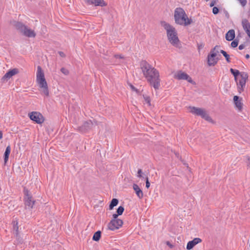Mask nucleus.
<instances>
[{
	"label": "nucleus",
	"instance_id": "nucleus-18",
	"mask_svg": "<svg viewBox=\"0 0 250 250\" xmlns=\"http://www.w3.org/2000/svg\"><path fill=\"white\" fill-rule=\"evenodd\" d=\"M133 188L135 191L137 197L139 199H142L144 196L143 191L139 188V187L136 184L133 185Z\"/></svg>",
	"mask_w": 250,
	"mask_h": 250
},
{
	"label": "nucleus",
	"instance_id": "nucleus-21",
	"mask_svg": "<svg viewBox=\"0 0 250 250\" xmlns=\"http://www.w3.org/2000/svg\"><path fill=\"white\" fill-rule=\"evenodd\" d=\"M10 152H11V147H10V146L9 145L6 147L5 152H4V162H5V163H6L8 160L9 156L10 153Z\"/></svg>",
	"mask_w": 250,
	"mask_h": 250
},
{
	"label": "nucleus",
	"instance_id": "nucleus-40",
	"mask_svg": "<svg viewBox=\"0 0 250 250\" xmlns=\"http://www.w3.org/2000/svg\"><path fill=\"white\" fill-rule=\"evenodd\" d=\"M248 168L250 170V161L247 164Z\"/></svg>",
	"mask_w": 250,
	"mask_h": 250
},
{
	"label": "nucleus",
	"instance_id": "nucleus-34",
	"mask_svg": "<svg viewBox=\"0 0 250 250\" xmlns=\"http://www.w3.org/2000/svg\"><path fill=\"white\" fill-rule=\"evenodd\" d=\"M146 187L147 188H149V187H150V183H149V182L148 181V178H146Z\"/></svg>",
	"mask_w": 250,
	"mask_h": 250
},
{
	"label": "nucleus",
	"instance_id": "nucleus-10",
	"mask_svg": "<svg viewBox=\"0 0 250 250\" xmlns=\"http://www.w3.org/2000/svg\"><path fill=\"white\" fill-rule=\"evenodd\" d=\"M23 193L24 195V201L25 205L30 208H33L35 201L32 199V195L29 191L26 188H24Z\"/></svg>",
	"mask_w": 250,
	"mask_h": 250
},
{
	"label": "nucleus",
	"instance_id": "nucleus-2",
	"mask_svg": "<svg viewBox=\"0 0 250 250\" xmlns=\"http://www.w3.org/2000/svg\"><path fill=\"white\" fill-rule=\"evenodd\" d=\"M36 81L41 94L48 97L49 91L48 83L45 78L44 73L40 66L37 67Z\"/></svg>",
	"mask_w": 250,
	"mask_h": 250
},
{
	"label": "nucleus",
	"instance_id": "nucleus-35",
	"mask_svg": "<svg viewBox=\"0 0 250 250\" xmlns=\"http://www.w3.org/2000/svg\"><path fill=\"white\" fill-rule=\"evenodd\" d=\"M166 244L167 246H168L170 248H172L173 247V246L169 242L167 241L166 242Z\"/></svg>",
	"mask_w": 250,
	"mask_h": 250
},
{
	"label": "nucleus",
	"instance_id": "nucleus-41",
	"mask_svg": "<svg viewBox=\"0 0 250 250\" xmlns=\"http://www.w3.org/2000/svg\"><path fill=\"white\" fill-rule=\"evenodd\" d=\"M246 59H249V58H250V55H249V54H247V55H246Z\"/></svg>",
	"mask_w": 250,
	"mask_h": 250
},
{
	"label": "nucleus",
	"instance_id": "nucleus-7",
	"mask_svg": "<svg viewBox=\"0 0 250 250\" xmlns=\"http://www.w3.org/2000/svg\"><path fill=\"white\" fill-rule=\"evenodd\" d=\"M248 80V73L245 72H242V74L235 80L236 83L237 90L239 93H241L244 91Z\"/></svg>",
	"mask_w": 250,
	"mask_h": 250
},
{
	"label": "nucleus",
	"instance_id": "nucleus-12",
	"mask_svg": "<svg viewBox=\"0 0 250 250\" xmlns=\"http://www.w3.org/2000/svg\"><path fill=\"white\" fill-rule=\"evenodd\" d=\"M174 78L178 80H186L189 83H192V80L187 73L181 71L178 72L174 75Z\"/></svg>",
	"mask_w": 250,
	"mask_h": 250
},
{
	"label": "nucleus",
	"instance_id": "nucleus-23",
	"mask_svg": "<svg viewBox=\"0 0 250 250\" xmlns=\"http://www.w3.org/2000/svg\"><path fill=\"white\" fill-rule=\"evenodd\" d=\"M230 71L234 76L235 80L242 74V72H240L238 70L233 69L232 68H230Z\"/></svg>",
	"mask_w": 250,
	"mask_h": 250
},
{
	"label": "nucleus",
	"instance_id": "nucleus-17",
	"mask_svg": "<svg viewBox=\"0 0 250 250\" xmlns=\"http://www.w3.org/2000/svg\"><path fill=\"white\" fill-rule=\"evenodd\" d=\"M92 123L89 121L84 123V124L79 127V130L82 132H86L88 129L92 128Z\"/></svg>",
	"mask_w": 250,
	"mask_h": 250
},
{
	"label": "nucleus",
	"instance_id": "nucleus-31",
	"mask_svg": "<svg viewBox=\"0 0 250 250\" xmlns=\"http://www.w3.org/2000/svg\"><path fill=\"white\" fill-rule=\"evenodd\" d=\"M212 12L215 15L218 14L219 12V9L217 7H214L212 9Z\"/></svg>",
	"mask_w": 250,
	"mask_h": 250
},
{
	"label": "nucleus",
	"instance_id": "nucleus-25",
	"mask_svg": "<svg viewBox=\"0 0 250 250\" xmlns=\"http://www.w3.org/2000/svg\"><path fill=\"white\" fill-rule=\"evenodd\" d=\"M101 236V232L100 231H97L96 232L93 236V240L96 241H98L100 240Z\"/></svg>",
	"mask_w": 250,
	"mask_h": 250
},
{
	"label": "nucleus",
	"instance_id": "nucleus-13",
	"mask_svg": "<svg viewBox=\"0 0 250 250\" xmlns=\"http://www.w3.org/2000/svg\"><path fill=\"white\" fill-rule=\"evenodd\" d=\"M19 71L17 68H14L9 70L2 77L1 80L3 82L7 81L9 80L12 76L18 74Z\"/></svg>",
	"mask_w": 250,
	"mask_h": 250
},
{
	"label": "nucleus",
	"instance_id": "nucleus-22",
	"mask_svg": "<svg viewBox=\"0 0 250 250\" xmlns=\"http://www.w3.org/2000/svg\"><path fill=\"white\" fill-rule=\"evenodd\" d=\"M124 210V208L123 206H120L117 210L116 213L113 214V218H117L118 216L122 215Z\"/></svg>",
	"mask_w": 250,
	"mask_h": 250
},
{
	"label": "nucleus",
	"instance_id": "nucleus-37",
	"mask_svg": "<svg viewBox=\"0 0 250 250\" xmlns=\"http://www.w3.org/2000/svg\"><path fill=\"white\" fill-rule=\"evenodd\" d=\"M3 138V133L2 131L0 130V139H2Z\"/></svg>",
	"mask_w": 250,
	"mask_h": 250
},
{
	"label": "nucleus",
	"instance_id": "nucleus-28",
	"mask_svg": "<svg viewBox=\"0 0 250 250\" xmlns=\"http://www.w3.org/2000/svg\"><path fill=\"white\" fill-rule=\"evenodd\" d=\"M238 44V41L237 40H234L231 43V46L232 47H236Z\"/></svg>",
	"mask_w": 250,
	"mask_h": 250
},
{
	"label": "nucleus",
	"instance_id": "nucleus-36",
	"mask_svg": "<svg viewBox=\"0 0 250 250\" xmlns=\"http://www.w3.org/2000/svg\"><path fill=\"white\" fill-rule=\"evenodd\" d=\"M245 48V45L244 44H241L239 46V49L240 50H242Z\"/></svg>",
	"mask_w": 250,
	"mask_h": 250
},
{
	"label": "nucleus",
	"instance_id": "nucleus-11",
	"mask_svg": "<svg viewBox=\"0 0 250 250\" xmlns=\"http://www.w3.org/2000/svg\"><path fill=\"white\" fill-rule=\"evenodd\" d=\"M29 118L38 124H41L43 123L44 119L43 116L40 112L36 111H33L28 114Z\"/></svg>",
	"mask_w": 250,
	"mask_h": 250
},
{
	"label": "nucleus",
	"instance_id": "nucleus-29",
	"mask_svg": "<svg viewBox=\"0 0 250 250\" xmlns=\"http://www.w3.org/2000/svg\"><path fill=\"white\" fill-rule=\"evenodd\" d=\"M61 71L63 74H64L65 75H67L69 74V71L65 68H62Z\"/></svg>",
	"mask_w": 250,
	"mask_h": 250
},
{
	"label": "nucleus",
	"instance_id": "nucleus-1",
	"mask_svg": "<svg viewBox=\"0 0 250 250\" xmlns=\"http://www.w3.org/2000/svg\"><path fill=\"white\" fill-rule=\"evenodd\" d=\"M141 68L144 77L149 84L155 90L160 86V79L159 71L146 61L142 62Z\"/></svg>",
	"mask_w": 250,
	"mask_h": 250
},
{
	"label": "nucleus",
	"instance_id": "nucleus-16",
	"mask_svg": "<svg viewBox=\"0 0 250 250\" xmlns=\"http://www.w3.org/2000/svg\"><path fill=\"white\" fill-rule=\"evenodd\" d=\"M86 2L94 6H104L106 5L104 0H85Z\"/></svg>",
	"mask_w": 250,
	"mask_h": 250
},
{
	"label": "nucleus",
	"instance_id": "nucleus-5",
	"mask_svg": "<svg viewBox=\"0 0 250 250\" xmlns=\"http://www.w3.org/2000/svg\"><path fill=\"white\" fill-rule=\"evenodd\" d=\"M188 111L197 116H200L202 118L209 123L214 124L215 122L212 118L208 115L205 109L201 108L196 107L195 106H188L187 107Z\"/></svg>",
	"mask_w": 250,
	"mask_h": 250
},
{
	"label": "nucleus",
	"instance_id": "nucleus-39",
	"mask_svg": "<svg viewBox=\"0 0 250 250\" xmlns=\"http://www.w3.org/2000/svg\"><path fill=\"white\" fill-rule=\"evenodd\" d=\"M215 4V2L214 1H211V3H210V7H212L214 6V5Z\"/></svg>",
	"mask_w": 250,
	"mask_h": 250
},
{
	"label": "nucleus",
	"instance_id": "nucleus-3",
	"mask_svg": "<svg viewBox=\"0 0 250 250\" xmlns=\"http://www.w3.org/2000/svg\"><path fill=\"white\" fill-rule=\"evenodd\" d=\"M174 17L175 21L178 24L187 26L192 23L191 19L188 18L185 11L181 8L175 9Z\"/></svg>",
	"mask_w": 250,
	"mask_h": 250
},
{
	"label": "nucleus",
	"instance_id": "nucleus-4",
	"mask_svg": "<svg viewBox=\"0 0 250 250\" xmlns=\"http://www.w3.org/2000/svg\"><path fill=\"white\" fill-rule=\"evenodd\" d=\"M162 25L167 31L169 42L173 45L178 47L179 44V40L175 28L166 22H162Z\"/></svg>",
	"mask_w": 250,
	"mask_h": 250
},
{
	"label": "nucleus",
	"instance_id": "nucleus-8",
	"mask_svg": "<svg viewBox=\"0 0 250 250\" xmlns=\"http://www.w3.org/2000/svg\"><path fill=\"white\" fill-rule=\"evenodd\" d=\"M123 225L122 220L117 218H113L107 225V228L109 230H115L120 229Z\"/></svg>",
	"mask_w": 250,
	"mask_h": 250
},
{
	"label": "nucleus",
	"instance_id": "nucleus-9",
	"mask_svg": "<svg viewBox=\"0 0 250 250\" xmlns=\"http://www.w3.org/2000/svg\"><path fill=\"white\" fill-rule=\"evenodd\" d=\"M216 46L212 49L209 54L208 56V66H214L218 62V59L216 58V56L218 51L216 50Z\"/></svg>",
	"mask_w": 250,
	"mask_h": 250
},
{
	"label": "nucleus",
	"instance_id": "nucleus-14",
	"mask_svg": "<svg viewBox=\"0 0 250 250\" xmlns=\"http://www.w3.org/2000/svg\"><path fill=\"white\" fill-rule=\"evenodd\" d=\"M242 98H240L238 96H234L233 97V101L235 104L236 108L239 111H241L243 108Z\"/></svg>",
	"mask_w": 250,
	"mask_h": 250
},
{
	"label": "nucleus",
	"instance_id": "nucleus-20",
	"mask_svg": "<svg viewBox=\"0 0 250 250\" xmlns=\"http://www.w3.org/2000/svg\"><path fill=\"white\" fill-rule=\"evenodd\" d=\"M235 31L233 29L229 30L226 34V39L228 41H232L235 38Z\"/></svg>",
	"mask_w": 250,
	"mask_h": 250
},
{
	"label": "nucleus",
	"instance_id": "nucleus-32",
	"mask_svg": "<svg viewBox=\"0 0 250 250\" xmlns=\"http://www.w3.org/2000/svg\"><path fill=\"white\" fill-rule=\"evenodd\" d=\"M143 172L141 169H139L137 172V177L139 178L142 177Z\"/></svg>",
	"mask_w": 250,
	"mask_h": 250
},
{
	"label": "nucleus",
	"instance_id": "nucleus-24",
	"mask_svg": "<svg viewBox=\"0 0 250 250\" xmlns=\"http://www.w3.org/2000/svg\"><path fill=\"white\" fill-rule=\"evenodd\" d=\"M118 202H118V199H115V198L111 200V202L109 205V209L112 210L114 207L118 205Z\"/></svg>",
	"mask_w": 250,
	"mask_h": 250
},
{
	"label": "nucleus",
	"instance_id": "nucleus-6",
	"mask_svg": "<svg viewBox=\"0 0 250 250\" xmlns=\"http://www.w3.org/2000/svg\"><path fill=\"white\" fill-rule=\"evenodd\" d=\"M15 27L26 37L34 38L36 36V33L34 30L29 28L22 23L19 22H16L15 24Z\"/></svg>",
	"mask_w": 250,
	"mask_h": 250
},
{
	"label": "nucleus",
	"instance_id": "nucleus-15",
	"mask_svg": "<svg viewBox=\"0 0 250 250\" xmlns=\"http://www.w3.org/2000/svg\"><path fill=\"white\" fill-rule=\"evenodd\" d=\"M202 242V239L200 238H195L192 240L189 241L187 245V249L190 250L195 245Z\"/></svg>",
	"mask_w": 250,
	"mask_h": 250
},
{
	"label": "nucleus",
	"instance_id": "nucleus-38",
	"mask_svg": "<svg viewBox=\"0 0 250 250\" xmlns=\"http://www.w3.org/2000/svg\"><path fill=\"white\" fill-rule=\"evenodd\" d=\"M59 54L61 57H64V54L62 52H59Z\"/></svg>",
	"mask_w": 250,
	"mask_h": 250
},
{
	"label": "nucleus",
	"instance_id": "nucleus-27",
	"mask_svg": "<svg viewBox=\"0 0 250 250\" xmlns=\"http://www.w3.org/2000/svg\"><path fill=\"white\" fill-rule=\"evenodd\" d=\"M146 103L148 106H151V100L149 97L143 96Z\"/></svg>",
	"mask_w": 250,
	"mask_h": 250
},
{
	"label": "nucleus",
	"instance_id": "nucleus-19",
	"mask_svg": "<svg viewBox=\"0 0 250 250\" xmlns=\"http://www.w3.org/2000/svg\"><path fill=\"white\" fill-rule=\"evenodd\" d=\"M242 26L248 36L250 38V23L247 20L242 21Z\"/></svg>",
	"mask_w": 250,
	"mask_h": 250
},
{
	"label": "nucleus",
	"instance_id": "nucleus-30",
	"mask_svg": "<svg viewBox=\"0 0 250 250\" xmlns=\"http://www.w3.org/2000/svg\"><path fill=\"white\" fill-rule=\"evenodd\" d=\"M243 7H245L247 3V0H238Z\"/></svg>",
	"mask_w": 250,
	"mask_h": 250
},
{
	"label": "nucleus",
	"instance_id": "nucleus-33",
	"mask_svg": "<svg viewBox=\"0 0 250 250\" xmlns=\"http://www.w3.org/2000/svg\"><path fill=\"white\" fill-rule=\"evenodd\" d=\"M114 57L116 59H124V57L123 56H122L121 54H116L114 55Z\"/></svg>",
	"mask_w": 250,
	"mask_h": 250
},
{
	"label": "nucleus",
	"instance_id": "nucleus-26",
	"mask_svg": "<svg viewBox=\"0 0 250 250\" xmlns=\"http://www.w3.org/2000/svg\"><path fill=\"white\" fill-rule=\"evenodd\" d=\"M220 52L223 55V56L225 57L227 62H230L229 56L228 55L227 52L223 50H221Z\"/></svg>",
	"mask_w": 250,
	"mask_h": 250
}]
</instances>
